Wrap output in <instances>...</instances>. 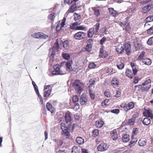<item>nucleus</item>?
<instances>
[{"mask_svg": "<svg viewBox=\"0 0 153 153\" xmlns=\"http://www.w3.org/2000/svg\"><path fill=\"white\" fill-rule=\"evenodd\" d=\"M130 65L132 67L133 74L134 75L136 74L137 73L138 70L136 69L134 64L133 63H131Z\"/></svg>", "mask_w": 153, "mask_h": 153, "instance_id": "34", "label": "nucleus"}, {"mask_svg": "<svg viewBox=\"0 0 153 153\" xmlns=\"http://www.w3.org/2000/svg\"><path fill=\"white\" fill-rule=\"evenodd\" d=\"M86 29V27L83 25L78 26L77 27L76 30H82Z\"/></svg>", "mask_w": 153, "mask_h": 153, "instance_id": "55", "label": "nucleus"}, {"mask_svg": "<svg viewBox=\"0 0 153 153\" xmlns=\"http://www.w3.org/2000/svg\"><path fill=\"white\" fill-rule=\"evenodd\" d=\"M79 107V103H77L73 106L71 108L74 110H76L78 109Z\"/></svg>", "mask_w": 153, "mask_h": 153, "instance_id": "50", "label": "nucleus"}, {"mask_svg": "<svg viewBox=\"0 0 153 153\" xmlns=\"http://www.w3.org/2000/svg\"><path fill=\"white\" fill-rule=\"evenodd\" d=\"M104 124V122L103 121L99 120L96 121L95 126L97 127L100 128L103 126Z\"/></svg>", "mask_w": 153, "mask_h": 153, "instance_id": "27", "label": "nucleus"}, {"mask_svg": "<svg viewBox=\"0 0 153 153\" xmlns=\"http://www.w3.org/2000/svg\"><path fill=\"white\" fill-rule=\"evenodd\" d=\"M64 135L66 136H69L70 135L69 133V130L67 127L63 128L62 129Z\"/></svg>", "mask_w": 153, "mask_h": 153, "instance_id": "32", "label": "nucleus"}, {"mask_svg": "<svg viewBox=\"0 0 153 153\" xmlns=\"http://www.w3.org/2000/svg\"><path fill=\"white\" fill-rule=\"evenodd\" d=\"M128 20V18H126L125 19L124 21L119 22L118 24L122 27L124 26L127 23Z\"/></svg>", "mask_w": 153, "mask_h": 153, "instance_id": "37", "label": "nucleus"}, {"mask_svg": "<svg viewBox=\"0 0 153 153\" xmlns=\"http://www.w3.org/2000/svg\"><path fill=\"white\" fill-rule=\"evenodd\" d=\"M140 80V78L138 77H135L134 78V84H136L138 83V81Z\"/></svg>", "mask_w": 153, "mask_h": 153, "instance_id": "64", "label": "nucleus"}, {"mask_svg": "<svg viewBox=\"0 0 153 153\" xmlns=\"http://www.w3.org/2000/svg\"><path fill=\"white\" fill-rule=\"evenodd\" d=\"M106 30V28L105 26H104L101 28L100 31L101 33H103L105 32Z\"/></svg>", "mask_w": 153, "mask_h": 153, "instance_id": "61", "label": "nucleus"}, {"mask_svg": "<svg viewBox=\"0 0 153 153\" xmlns=\"http://www.w3.org/2000/svg\"><path fill=\"white\" fill-rule=\"evenodd\" d=\"M92 133L94 136L95 137H96L99 134V131L97 129H95L93 131Z\"/></svg>", "mask_w": 153, "mask_h": 153, "instance_id": "52", "label": "nucleus"}, {"mask_svg": "<svg viewBox=\"0 0 153 153\" xmlns=\"http://www.w3.org/2000/svg\"><path fill=\"white\" fill-rule=\"evenodd\" d=\"M53 68L54 70L52 71V74L53 75H63L65 74L62 71L59 70V65H53Z\"/></svg>", "mask_w": 153, "mask_h": 153, "instance_id": "4", "label": "nucleus"}, {"mask_svg": "<svg viewBox=\"0 0 153 153\" xmlns=\"http://www.w3.org/2000/svg\"><path fill=\"white\" fill-rule=\"evenodd\" d=\"M88 100L86 95L85 94H83L81 95L80 99V104L82 105H83L86 103L88 101Z\"/></svg>", "mask_w": 153, "mask_h": 153, "instance_id": "12", "label": "nucleus"}, {"mask_svg": "<svg viewBox=\"0 0 153 153\" xmlns=\"http://www.w3.org/2000/svg\"><path fill=\"white\" fill-rule=\"evenodd\" d=\"M73 87L75 90L79 94H80L82 91V84L79 80L75 81L72 84Z\"/></svg>", "mask_w": 153, "mask_h": 153, "instance_id": "2", "label": "nucleus"}, {"mask_svg": "<svg viewBox=\"0 0 153 153\" xmlns=\"http://www.w3.org/2000/svg\"><path fill=\"white\" fill-rule=\"evenodd\" d=\"M117 66L118 69H122L124 68V65L123 63L120 62L118 63Z\"/></svg>", "mask_w": 153, "mask_h": 153, "instance_id": "47", "label": "nucleus"}, {"mask_svg": "<svg viewBox=\"0 0 153 153\" xmlns=\"http://www.w3.org/2000/svg\"><path fill=\"white\" fill-rule=\"evenodd\" d=\"M72 64V61H67L66 63V70L68 71H72L73 70L72 68L71 65Z\"/></svg>", "mask_w": 153, "mask_h": 153, "instance_id": "17", "label": "nucleus"}, {"mask_svg": "<svg viewBox=\"0 0 153 153\" xmlns=\"http://www.w3.org/2000/svg\"><path fill=\"white\" fill-rule=\"evenodd\" d=\"M44 90V97H48L50 95L51 91V86L49 85L45 86Z\"/></svg>", "mask_w": 153, "mask_h": 153, "instance_id": "8", "label": "nucleus"}, {"mask_svg": "<svg viewBox=\"0 0 153 153\" xmlns=\"http://www.w3.org/2000/svg\"><path fill=\"white\" fill-rule=\"evenodd\" d=\"M145 52H141V53L140 54L139 57V58L140 59H141L142 60V59H143V58L144 57V56L145 55Z\"/></svg>", "mask_w": 153, "mask_h": 153, "instance_id": "57", "label": "nucleus"}, {"mask_svg": "<svg viewBox=\"0 0 153 153\" xmlns=\"http://www.w3.org/2000/svg\"><path fill=\"white\" fill-rule=\"evenodd\" d=\"M153 20V16H149L147 17L146 19V20L147 22H150L152 21Z\"/></svg>", "mask_w": 153, "mask_h": 153, "instance_id": "51", "label": "nucleus"}, {"mask_svg": "<svg viewBox=\"0 0 153 153\" xmlns=\"http://www.w3.org/2000/svg\"><path fill=\"white\" fill-rule=\"evenodd\" d=\"M66 21V19L65 17H64L63 19L62 20V22H59L58 24L57 25L56 29L57 31H59L62 28V27H64L65 25V23Z\"/></svg>", "mask_w": 153, "mask_h": 153, "instance_id": "7", "label": "nucleus"}, {"mask_svg": "<svg viewBox=\"0 0 153 153\" xmlns=\"http://www.w3.org/2000/svg\"><path fill=\"white\" fill-rule=\"evenodd\" d=\"M71 153H79L77 148L75 146H74L72 149Z\"/></svg>", "mask_w": 153, "mask_h": 153, "instance_id": "49", "label": "nucleus"}, {"mask_svg": "<svg viewBox=\"0 0 153 153\" xmlns=\"http://www.w3.org/2000/svg\"><path fill=\"white\" fill-rule=\"evenodd\" d=\"M119 84V82L117 78H115L113 79L111 82V85L114 87H116Z\"/></svg>", "mask_w": 153, "mask_h": 153, "instance_id": "22", "label": "nucleus"}, {"mask_svg": "<svg viewBox=\"0 0 153 153\" xmlns=\"http://www.w3.org/2000/svg\"><path fill=\"white\" fill-rule=\"evenodd\" d=\"M59 47L58 43L56 42L55 44V46L51 49H50L49 50V54L50 55L51 58L52 60L54 59V56L56 52L57 51Z\"/></svg>", "mask_w": 153, "mask_h": 153, "instance_id": "3", "label": "nucleus"}, {"mask_svg": "<svg viewBox=\"0 0 153 153\" xmlns=\"http://www.w3.org/2000/svg\"><path fill=\"white\" fill-rule=\"evenodd\" d=\"M126 76L131 79L133 78V74L131 70L127 69L126 70Z\"/></svg>", "mask_w": 153, "mask_h": 153, "instance_id": "29", "label": "nucleus"}, {"mask_svg": "<svg viewBox=\"0 0 153 153\" xmlns=\"http://www.w3.org/2000/svg\"><path fill=\"white\" fill-rule=\"evenodd\" d=\"M138 133V129L136 128L133 129L132 132V135L131 136L132 140L131 143H135L137 141V140L136 138V136Z\"/></svg>", "mask_w": 153, "mask_h": 153, "instance_id": "10", "label": "nucleus"}, {"mask_svg": "<svg viewBox=\"0 0 153 153\" xmlns=\"http://www.w3.org/2000/svg\"><path fill=\"white\" fill-rule=\"evenodd\" d=\"M109 148V146L105 143H101L97 147L98 150L100 152H102L106 150Z\"/></svg>", "mask_w": 153, "mask_h": 153, "instance_id": "11", "label": "nucleus"}, {"mask_svg": "<svg viewBox=\"0 0 153 153\" xmlns=\"http://www.w3.org/2000/svg\"><path fill=\"white\" fill-rule=\"evenodd\" d=\"M152 6L148 5L147 6L143 7L142 10V12L143 13H146L148 12L152 8Z\"/></svg>", "mask_w": 153, "mask_h": 153, "instance_id": "20", "label": "nucleus"}, {"mask_svg": "<svg viewBox=\"0 0 153 153\" xmlns=\"http://www.w3.org/2000/svg\"><path fill=\"white\" fill-rule=\"evenodd\" d=\"M96 66V65L94 63H91L88 65V67L90 68H94Z\"/></svg>", "mask_w": 153, "mask_h": 153, "instance_id": "58", "label": "nucleus"}, {"mask_svg": "<svg viewBox=\"0 0 153 153\" xmlns=\"http://www.w3.org/2000/svg\"><path fill=\"white\" fill-rule=\"evenodd\" d=\"M151 80L150 79H148L145 82L143 83L142 85L144 86L142 88V90L143 91H146L148 90L151 87V85L150 84Z\"/></svg>", "mask_w": 153, "mask_h": 153, "instance_id": "5", "label": "nucleus"}, {"mask_svg": "<svg viewBox=\"0 0 153 153\" xmlns=\"http://www.w3.org/2000/svg\"><path fill=\"white\" fill-rule=\"evenodd\" d=\"M142 62L145 65H150L151 64L152 61L150 59L145 58L142 59Z\"/></svg>", "mask_w": 153, "mask_h": 153, "instance_id": "26", "label": "nucleus"}, {"mask_svg": "<svg viewBox=\"0 0 153 153\" xmlns=\"http://www.w3.org/2000/svg\"><path fill=\"white\" fill-rule=\"evenodd\" d=\"M79 98L77 96L75 95L73 97V101L74 102H76L78 101Z\"/></svg>", "mask_w": 153, "mask_h": 153, "instance_id": "53", "label": "nucleus"}, {"mask_svg": "<svg viewBox=\"0 0 153 153\" xmlns=\"http://www.w3.org/2000/svg\"><path fill=\"white\" fill-rule=\"evenodd\" d=\"M121 91L119 90L117 91L116 92V94H115V97H119L121 95Z\"/></svg>", "mask_w": 153, "mask_h": 153, "instance_id": "60", "label": "nucleus"}, {"mask_svg": "<svg viewBox=\"0 0 153 153\" xmlns=\"http://www.w3.org/2000/svg\"><path fill=\"white\" fill-rule=\"evenodd\" d=\"M147 140L144 138L140 139L138 142L139 146H145L147 143Z\"/></svg>", "mask_w": 153, "mask_h": 153, "instance_id": "28", "label": "nucleus"}, {"mask_svg": "<svg viewBox=\"0 0 153 153\" xmlns=\"http://www.w3.org/2000/svg\"><path fill=\"white\" fill-rule=\"evenodd\" d=\"M79 24H80L78 22L74 23L70 25V28L72 29H75L76 30L77 27L78 25Z\"/></svg>", "mask_w": 153, "mask_h": 153, "instance_id": "38", "label": "nucleus"}, {"mask_svg": "<svg viewBox=\"0 0 153 153\" xmlns=\"http://www.w3.org/2000/svg\"><path fill=\"white\" fill-rule=\"evenodd\" d=\"M134 106V104L133 102H129L128 104L125 106H124V109L126 111H127L128 110L132 108Z\"/></svg>", "mask_w": 153, "mask_h": 153, "instance_id": "15", "label": "nucleus"}, {"mask_svg": "<svg viewBox=\"0 0 153 153\" xmlns=\"http://www.w3.org/2000/svg\"><path fill=\"white\" fill-rule=\"evenodd\" d=\"M144 114L146 117H150L152 119L153 118V114L152 111L150 109H145Z\"/></svg>", "mask_w": 153, "mask_h": 153, "instance_id": "14", "label": "nucleus"}, {"mask_svg": "<svg viewBox=\"0 0 153 153\" xmlns=\"http://www.w3.org/2000/svg\"><path fill=\"white\" fill-rule=\"evenodd\" d=\"M147 33L149 34L153 33V26L147 30Z\"/></svg>", "mask_w": 153, "mask_h": 153, "instance_id": "54", "label": "nucleus"}, {"mask_svg": "<svg viewBox=\"0 0 153 153\" xmlns=\"http://www.w3.org/2000/svg\"><path fill=\"white\" fill-rule=\"evenodd\" d=\"M94 34H95L94 28H90L88 31V37L89 38L92 37Z\"/></svg>", "mask_w": 153, "mask_h": 153, "instance_id": "25", "label": "nucleus"}, {"mask_svg": "<svg viewBox=\"0 0 153 153\" xmlns=\"http://www.w3.org/2000/svg\"><path fill=\"white\" fill-rule=\"evenodd\" d=\"M87 42V44L86 47V50L87 51L89 52L91 50L93 44L92 39H88Z\"/></svg>", "mask_w": 153, "mask_h": 153, "instance_id": "13", "label": "nucleus"}, {"mask_svg": "<svg viewBox=\"0 0 153 153\" xmlns=\"http://www.w3.org/2000/svg\"><path fill=\"white\" fill-rule=\"evenodd\" d=\"M122 140L124 142H127L129 140V136L127 134L124 135L122 137Z\"/></svg>", "mask_w": 153, "mask_h": 153, "instance_id": "36", "label": "nucleus"}, {"mask_svg": "<svg viewBox=\"0 0 153 153\" xmlns=\"http://www.w3.org/2000/svg\"><path fill=\"white\" fill-rule=\"evenodd\" d=\"M57 145L58 147H60L63 143V141L62 139H60L59 140H56Z\"/></svg>", "mask_w": 153, "mask_h": 153, "instance_id": "48", "label": "nucleus"}, {"mask_svg": "<svg viewBox=\"0 0 153 153\" xmlns=\"http://www.w3.org/2000/svg\"><path fill=\"white\" fill-rule=\"evenodd\" d=\"M150 123L151 120L149 118L146 117L144 118L143 120V123L144 124L148 125L150 124Z\"/></svg>", "mask_w": 153, "mask_h": 153, "instance_id": "33", "label": "nucleus"}, {"mask_svg": "<svg viewBox=\"0 0 153 153\" xmlns=\"http://www.w3.org/2000/svg\"><path fill=\"white\" fill-rule=\"evenodd\" d=\"M134 44L136 51L139 50L141 46L140 42L137 40H134Z\"/></svg>", "mask_w": 153, "mask_h": 153, "instance_id": "18", "label": "nucleus"}, {"mask_svg": "<svg viewBox=\"0 0 153 153\" xmlns=\"http://www.w3.org/2000/svg\"><path fill=\"white\" fill-rule=\"evenodd\" d=\"M106 40V38L105 37H103L101 40L100 41V44L101 45H102L104 42H105V41Z\"/></svg>", "mask_w": 153, "mask_h": 153, "instance_id": "63", "label": "nucleus"}, {"mask_svg": "<svg viewBox=\"0 0 153 153\" xmlns=\"http://www.w3.org/2000/svg\"><path fill=\"white\" fill-rule=\"evenodd\" d=\"M34 88L37 94H39V91L37 86L36 85L34 86Z\"/></svg>", "mask_w": 153, "mask_h": 153, "instance_id": "59", "label": "nucleus"}, {"mask_svg": "<svg viewBox=\"0 0 153 153\" xmlns=\"http://www.w3.org/2000/svg\"><path fill=\"white\" fill-rule=\"evenodd\" d=\"M76 10V4H74L72 5L71 7L66 12L65 15H68L69 13H73Z\"/></svg>", "mask_w": 153, "mask_h": 153, "instance_id": "21", "label": "nucleus"}, {"mask_svg": "<svg viewBox=\"0 0 153 153\" xmlns=\"http://www.w3.org/2000/svg\"><path fill=\"white\" fill-rule=\"evenodd\" d=\"M85 37V34L82 32H79L75 34L74 38L76 40H79L84 39Z\"/></svg>", "mask_w": 153, "mask_h": 153, "instance_id": "9", "label": "nucleus"}, {"mask_svg": "<svg viewBox=\"0 0 153 153\" xmlns=\"http://www.w3.org/2000/svg\"><path fill=\"white\" fill-rule=\"evenodd\" d=\"M32 36L35 38L46 39L48 37V35L42 33H35L32 35Z\"/></svg>", "mask_w": 153, "mask_h": 153, "instance_id": "6", "label": "nucleus"}, {"mask_svg": "<svg viewBox=\"0 0 153 153\" xmlns=\"http://www.w3.org/2000/svg\"><path fill=\"white\" fill-rule=\"evenodd\" d=\"M76 142L79 144H82L84 143V140L83 139L80 137H77L76 139Z\"/></svg>", "mask_w": 153, "mask_h": 153, "instance_id": "35", "label": "nucleus"}, {"mask_svg": "<svg viewBox=\"0 0 153 153\" xmlns=\"http://www.w3.org/2000/svg\"><path fill=\"white\" fill-rule=\"evenodd\" d=\"M109 100L106 99L102 103V106L103 107H105L108 106V102Z\"/></svg>", "mask_w": 153, "mask_h": 153, "instance_id": "42", "label": "nucleus"}, {"mask_svg": "<svg viewBox=\"0 0 153 153\" xmlns=\"http://www.w3.org/2000/svg\"><path fill=\"white\" fill-rule=\"evenodd\" d=\"M62 56L64 59L66 60H68L70 58V56L68 53H64Z\"/></svg>", "mask_w": 153, "mask_h": 153, "instance_id": "46", "label": "nucleus"}, {"mask_svg": "<svg viewBox=\"0 0 153 153\" xmlns=\"http://www.w3.org/2000/svg\"><path fill=\"white\" fill-rule=\"evenodd\" d=\"M108 53L106 51H104L102 49H100V56L102 58H105L108 56Z\"/></svg>", "mask_w": 153, "mask_h": 153, "instance_id": "23", "label": "nucleus"}, {"mask_svg": "<svg viewBox=\"0 0 153 153\" xmlns=\"http://www.w3.org/2000/svg\"><path fill=\"white\" fill-rule=\"evenodd\" d=\"M111 136L113 140H116L118 138V135L116 130H114L111 132Z\"/></svg>", "mask_w": 153, "mask_h": 153, "instance_id": "16", "label": "nucleus"}, {"mask_svg": "<svg viewBox=\"0 0 153 153\" xmlns=\"http://www.w3.org/2000/svg\"><path fill=\"white\" fill-rule=\"evenodd\" d=\"M46 107L48 110L50 111L51 113H53V112H54L55 109L50 103L48 102L47 103Z\"/></svg>", "mask_w": 153, "mask_h": 153, "instance_id": "19", "label": "nucleus"}, {"mask_svg": "<svg viewBox=\"0 0 153 153\" xmlns=\"http://www.w3.org/2000/svg\"><path fill=\"white\" fill-rule=\"evenodd\" d=\"M119 112V110L118 109H113L111 111V112L117 114H118Z\"/></svg>", "mask_w": 153, "mask_h": 153, "instance_id": "62", "label": "nucleus"}, {"mask_svg": "<svg viewBox=\"0 0 153 153\" xmlns=\"http://www.w3.org/2000/svg\"><path fill=\"white\" fill-rule=\"evenodd\" d=\"M65 122L69 124L71 123L72 119L69 113L66 114L65 116Z\"/></svg>", "mask_w": 153, "mask_h": 153, "instance_id": "24", "label": "nucleus"}, {"mask_svg": "<svg viewBox=\"0 0 153 153\" xmlns=\"http://www.w3.org/2000/svg\"><path fill=\"white\" fill-rule=\"evenodd\" d=\"M125 49L126 54L130 55L131 51V45L129 43H125L123 45L119 43L115 46L116 51L118 54L122 53Z\"/></svg>", "mask_w": 153, "mask_h": 153, "instance_id": "1", "label": "nucleus"}, {"mask_svg": "<svg viewBox=\"0 0 153 153\" xmlns=\"http://www.w3.org/2000/svg\"><path fill=\"white\" fill-rule=\"evenodd\" d=\"M109 10L110 14L113 16H116L118 15V13L117 11L115 10L112 8H109Z\"/></svg>", "mask_w": 153, "mask_h": 153, "instance_id": "30", "label": "nucleus"}, {"mask_svg": "<svg viewBox=\"0 0 153 153\" xmlns=\"http://www.w3.org/2000/svg\"><path fill=\"white\" fill-rule=\"evenodd\" d=\"M147 44L149 45H153V36L150 38L147 42Z\"/></svg>", "mask_w": 153, "mask_h": 153, "instance_id": "44", "label": "nucleus"}, {"mask_svg": "<svg viewBox=\"0 0 153 153\" xmlns=\"http://www.w3.org/2000/svg\"><path fill=\"white\" fill-rule=\"evenodd\" d=\"M94 11V15L97 17L99 16L100 15V13L99 10L95 7H93L91 8Z\"/></svg>", "mask_w": 153, "mask_h": 153, "instance_id": "31", "label": "nucleus"}, {"mask_svg": "<svg viewBox=\"0 0 153 153\" xmlns=\"http://www.w3.org/2000/svg\"><path fill=\"white\" fill-rule=\"evenodd\" d=\"M69 46V44L68 41H65L63 44V47L66 49H68Z\"/></svg>", "mask_w": 153, "mask_h": 153, "instance_id": "45", "label": "nucleus"}, {"mask_svg": "<svg viewBox=\"0 0 153 153\" xmlns=\"http://www.w3.org/2000/svg\"><path fill=\"white\" fill-rule=\"evenodd\" d=\"M135 120V117H132V118L129 119L128 121V123L130 125H133L134 123Z\"/></svg>", "mask_w": 153, "mask_h": 153, "instance_id": "41", "label": "nucleus"}, {"mask_svg": "<svg viewBox=\"0 0 153 153\" xmlns=\"http://www.w3.org/2000/svg\"><path fill=\"white\" fill-rule=\"evenodd\" d=\"M55 14L54 13H53L48 16V18L49 19L53 21L54 20L55 18Z\"/></svg>", "mask_w": 153, "mask_h": 153, "instance_id": "43", "label": "nucleus"}, {"mask_svg": "<svg viewBox=\"0 0 153 153\" xmlns=\"http://www.w3.org/2000/svg\"><path fill=\"white\" fill-rule=\"evenodd\" d=\"M74 19L75 21L78 20L80 19V15L76 13H74Z\"/></svg>", "mask_w": 153, "mask_h": 153, "instance_id": "40", "label": "nucleus"}, {"mask_svg": "<svg viewBox=\"0 0 153 153\" xmlns=\"http://www.w3.org/2000/svg\"><path fill=\"white\" fill-rule=\"evenodd\" d=\"M100 25V23H98L96 24L95 25V28L94 30L95 33V34H97V33L98 32V31L99 30V28Z\"/></svg>", "mask_w": 153, "mask_h": 153, "instance_id": "39", "label": "nucleus"}, {"mask_svg": "<svg viewBox=\"0 0 153 153\" xmlns=\"http://www.w3.org/2000/svg\"><path fill=\"white\" fill-rule=\"evenodd\" d=\"M89 94L90 96V97L93 100L94 99L95 97V94H94L93 93L92 91H91L90 90H89Z\"/></svg>", "mask_w": 153, "mask_h": 153, "instance_id": "56", "label": "nucleus"}]
</instances>
